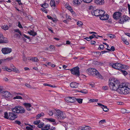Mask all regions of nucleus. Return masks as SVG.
<instances>
[{
    "label": "nucleus",
    "instance_id": "f257e3e1",
    "mask_svg": "<svg viewBox=\"0 0 130 130\" xmlns=\"http://www.w3.org/2000/svg\"><path fill=\"white\" fill-rule=\"evenodd\" d=\"M128 84L122 83L119 85V82L115 79H109V86L112 90H116L121 94H126L130 93V86Z\"/></svg>",
    "mask_w": 130,
    "mask_h": 130
},
{
    "label": "nucleus",
    "instance_id": "f03ea898",
    "mask_svg": "<svg viewBox=\"0 0 130 130\" xmlns=\"http://www.w3.org/2000/svg\"><path fill=\"white\" fill-rule=\"evenodd\" d=\"M87 72L89 75H91L99 78L102 79V75L99 72L94 68H89L87 70Z\"/></svg>",
    "mask_w": 130,
    "mask_h": 130
},
{
    "label": "nucleus",
    "instance_id": "7ed1b4c3",
    "mask_svg": "<svg viewBox=\"0 0 130 130\" xmlns=\"http://www.w3.org/2000/svg\"><path fill=\"white\" fill-rule=\"evenodd\" d=\"M4 115V118H5L12 120H14L17 117L16 115L11 112H9L8 114L7 112H5Z\"/></svg>",
    "mask_w": 130,
    "mask_h": 130
},
{
    "label": "nucleus",
    "instance_id": "20e7f679",
    "mask_svg": "<svg viewBox=\"0 0 130 130\" xmlns=\"http://www.w3.org/2000/svg\"><path fill=\"white\" fill-rule=\"evenodd\" d=\"M12 111L14 112L18 113H23L25 112V110L24 108L20 106H15L14 108H12Z\"/></svg>",
    "mask_w": 130,
    "mask_h": 130
},
{
    "label": "nucleus",
    "instance_id": "39448f33",
    "mask_svg": "<svg viewBox=\"0 0 130 130\" xmlns=\"http://www.w3.org/2000/svg\"><path fill=\"white\" fill-rule=\"evenodd\" d=\"M70 70L71 74L78 76H80L79 68V67L77 66L74 67Z\"/></svg>",
    "mask_w": 130,
    "mask_h": 130
},
{
    "label": "nucleus",
    "instance_id": "423d86ee",
    "mask_svg": "<svg viewBox=\"0 0 130 130\" xmlns=\"http://www.w3.org/2000/svg\"><path fill=\"white\" fill-rule=\"evenodd\" d=\"M109 65L111 66L113 68L119 71L122 69L123 64L119 63H117L114 64L111 63L109 64Z\"/></svg>",
    "mask_w": 130,
    "mask_h": 130
},
{
    "label": "nucleus",
    "instance_id": "0eeeda50",
    "mask_svg": "<svg viewBox=\"0 0 130 130\" xmlns=\"http://www.w3.org/2000/svg\"><path fill=\"white\" fill-rule=\"evenodd\" d=\"M56 115L58 117V119H63L64 118L63 116L62 112L59 109L56 110L55 112Z\"/></svg>",
    "mask_w": 130,
    "mask_h": 130
},
{
    "label": "nucleus",
    "instance_id": "6e6552de",
    "mask_svg": "<svg viewBox=\"0 0 130 130\" xmlns=\"http://www.w3.org/2000/svg\"><path fill=\"white\" fill-rule=\"evenodd\" d=\"M65 100L68 103H73L75 102L76 98L74 97H67L65 98Z\"/></svg>",
    "mask_w": 130,
    "mask_h": 130
},
{
    "label": "nucleus",
    "instance_id": "1a4fd4ad",
    "mask_svg": "<svg viewBox=\"0 0 130 130\" xmlns=\"http://www.w3.org/2000/svg\"><path fill=\"white\" fill-rule=\"evenodd\" d=\"M122 13L119 11L114 12L113 14V18L115 20H118L122 16Z\"/></svg>",
    "mask_w": 130,
    "mask_h": 130
},
{
    "label": "nucleus",
    "instance_id": "9d476101",
    "mask_svg": "<svg viewBox=\"0 0 130 130\" xmlns=\"http://www.w3.org/2000/svg\"><path fill=\"white\" fill-rule=\"evenodd\" d=\"M1 51L4 54H6L10 53L12 51V49L8 47L3 48Z\"/></svg>",
    "mask_w": 130,
    "mask_h": 130
},
{
    "label": "nucleus",
    "instance_id": "9b49d317",
    "mask_svg": "<svg viewBox=\"0 0 130 130\" xmlns=\"http://www.w3.org/2000/svg\"><path fill=\"white\" fill-rule=\"evenodd\" d=\"M2 93L4 94L3 95V96L5 98H10L11 96L10 93L8 91H3Z\"/></svg>",
    "mask_w": 130,
    "mask_h": 130
},
{
    "label": "nucleus",
    "instance_id": "f8f14e48",
    "mask_svg": "<svg viewBox=\"0 0 130 130\" xmlns=\"http://www.w3.org/2000/svg\"><path fill=\"white\" fill-rule=\"evenodd\" d=\"M23 105L26 107V109L28 111H30L31 109L30 108L31 107V104L30 103H24L23 104Z\"/></svg>",
    "mask_w": 130,
    "mask_h": 130
},
{
    "label": "nucleus",
    "instance_id": "ddd939ff",
    "mask_svg": "<svg viewBox=\"0 0 130 130\" xmlns=\"http://www.w3.org/2000/svg\"><path fill=\"white\" fill-rule=\"evenodd\" d=\"M109 17V15L107 14H103L102 16L100 17V19L102 20H107Z\"/></svg>",
    "mask_w": 130,
    "mask_h": 130
},
{
    "label": "nucleus",
    "instance_id": "4468645a",
    "mask_svg": "<svg viewBox=\"0 0 130 130\" xmlns=\"http://www.w3.org/2000/svg\"><path fill=\"white\" fill-rule=\"evenodd\" d=\"M100 10L96 9L91 11L92 14L93 15H95L97 17H99V13Z\"/></svg>",
    "mask_w": 130,
    "mask_h": 130
},
{
    "label": "nucleus",
    "instance_id": "2eb2a0df",
    "mask_svg": "<svg viewBox=\"0 0 130 130\" xmlns=\"http://www.w3.org/2000/svg\"><path fill=\"white\" fill-rule=\"evenodd\" d=\"M79 84L74 82H72L70 84V86L71 87L73 88H76L78 87Z\"/></svg>",
    "mask_w": 130,
    "mask_h": 130
},
{
    "label": "nucleus",
    "instance_id": "dca6fc26",
    "mask_svg": "<svg viewBox=\"0 0 130 130\" xmlns=\"http://www.w3.org/2000/svg\"><path fill=\"white\" fill-rule=\"evenodd\" d=\"M83 0H73V4L75 5H80Z\"/></svg>",
    "mask_w": 130,
    "mask_h": 130
},
{
    "label": "nucleus",
    "instance_id": "f3484780",
    "mask_svg": "<svg viewBox=\"0 0 130 130\" xmlns=\"http://www.w3.org/2000/svg\"><path fill=\"white\" fill-rule=\"evenodd\" d=\"M95 3L99 5H102L104 3V0H95Z\"/></svg>",
    "mask_w": 130,
    "mask_h": 130
},
{
    "label": "nucleus",
    "instance_id": "a211bd4d",
    "mask_svg": "<svg viewBox=\"0 0 130 130\" xmlns=\"http://www.w3.org/2000/svg\"><path fill=\"white\" fill-rule=\"evenodd\" d=\"M28 33L33 36H35L37 35V33L33 30H30V31H28Z\"/></svg>",
    "mask_w": 130,
    "mask_h": 130
},
{
    "label": "nucleus",
    "instance_id": "6ab92c4d",
    "mask_svg": "<svg viewBox=\"0 0 130 130\" xmlns=\"http://www.w3.org/2000/svg\"><path fill=\"white\" fill-rule=\"evenodd\" d=\"M50 125L49 124H47L45 125L44 127H42L41 129L42 130H48L50 128Z\"/></svg>",
    "mask_w": 130,
    "mask_h": 130
},
{
    "label": "nucleus",
    "instance_id": "aec40b11",
    "mask_svg": "<svg viewBox=\"0 0 130 130\" xmlns=\"http://www.w3.org/2000/svg\"><path fill=\"white\" fill-rule=\"evenodd\" d=\"M3 39L0 40V43H6L8 42L7 39L3 37Z\"/></svg>",
    "mask_w": 130,
    "mask_h": 130
},
{
    "label": "nucleus",
    "instance_id": "412c9836",
    "mask_svg": "<svg viewBox=\"0 0 130 130\" xmlns=\"http://www.w3.org/2000/svg\"><path fill=\"white\" fill-rule=\"evenodd\" d=\"M3 69H4V71H7L9 72H10L12 71L11 69H10L8 68L7 67H3L2 68Z\"/></svg>",
    "mask_w": 130,
    "mask_h": 130
},
{
    "label": "nucleus",
    "instance_id": "4be33fe9",
    "mask_svg": "<svg viewBox=\"0 0 130 130\" xmlns=\"http://www.w3.org/2000/svg\"><path fill=\"white\" fill-rule=\"evenodd\" d=\"M44 115V114L42 112L41 113L38 114L36 116V119L37 120L39 118L43 116Z\"/></svg>",
    "mask_w": 130,
    "mask_h": 130
},
{
    "label": "nucleus",
    "instance_id": "5701e85b",
    "mask_svg": "<svg viewBox=\"0 0 130 130\" xmlns=\"http://www.w3.org/2000/svg\"><path fill=\"white\" fill-rule=\"evenodd\" d=\"M30 60H32V61L35 62H37L39 61V60L37 57H32L30 59Z\"/></svg>",
    "mask_w": 130,
    "mask_h": 130
},
{
    "label": "nucleus",
    "instance_id": "b1692460",
    "mask_svg": "<svg viewBox=\"0 0 130 130\" xmlns=\"http://www.w3.org/2000/svg\"><path fill=\"white\" fill-rule=\"evenodd\" d=\"M78 92L84 94H87L88 93V91L86 89H84L80 91H78Z\"/></svg>",
    "mask_w": 130,
    "mask_h": 130
},
{
    "label": "nucleus",
    "instance_id": "393cba45",
    "mask_svg": "<svg viewBox=\"0 0 130 130\" xmlns=\"http://www.w3.org/2000/svg\"><path fill=\"white\" fill-rule=\"evenodd\" d=\"M50 5L51 7L55 6V3L54 0H51L50 2Z\"/></svg>",
    "mask_w": 130,
    "mask_h": 130
},
{
    "label": "nucleus",
    "instance_id": "a878e982",
    "mask_svg": "<svg viewBox=\"0 0 130 130\" xmlns=\"http://www.w3.org/2000/svg\"><path fill=\"white\" fill-rule=\"evenodd\" d=\"M2 28L5 30H7L8 29V27L7 25H5L2 27Z\"/></svg>",
    "mask_w": 130,
    "mask_h": 130
},
{
    "label": "nucleus",
    "instance_id": "bb28decb",
    "mask_svg": "<svg viewBox=\"0 0 130 130\" xmlns=\"http://www.w3.org/2000/svg\"><path fill=\"white\" fill-rule=\"evenodd\" d=\"M76 101H77L79 103L81 104L82 103L83 99H76V98L75 102Z\"/></svg>",
    "mask_w": 130,
    "mask_h": 130
},
{
    "label": "nucleus",
    "instance_id": "cd10ccee",
    "mask_svg": "<svg viewBox=\"0 0 130 130\" xmlns=\"http://www.w3.org/2000/svg\"><path fill=\"white\" fill-rule=\"evenodd\" d=\"M41 6L43 8H46L48 7V4L44 3Z\"/></svg>",
    "mask_w": 130,
    "mask_h": 130
},
{
    "label": "nucleus",
    "instance_id": "c85d7f7f",
    "mask_svg": "<svg viewBox=\"0 0 130 130\" xmlns=\"http://www.w3.org/2000/svg\"><path fill=\"white\" fill-rule=\"evenodd\" d=\"M12 70L14 72H15L16 73H19L20 72L19 70L15 67L14 69L13 68V70Z\"/></svg>",
    "mask_w": 130,
    "mask_h": 130
},
{
    "label": "nucleus",
    "instance_id": "c756f323",
    "mask_svg": "<svg viewBox=\"0 0 130 130\" xmlns=\"http://www.w3.org/2000/svg\"><path fill=\"white\" fill-rule=\"evenodd\" d=\"M120 20L119 21V23L123 24L124 23V20H123V18L121 17V18H120Z\"/></svg>",
    "mask_w": 130,
    "mask_h": 130
},
{
    "label": "nucleus",
    "instance_id": "7c9ffc66",
    "mask_svg": "<svg viewBox=\"0 0 130 130\" xmlns=\"http://www.w3.org/2000/svg\"><path fill=\"white\" fill-rule=\"evenodd\" d=\"M107 106H106L104 105V106H103V107H102V109H103V111H105L107 112V111L109 109L108 108H107Z\"/></svg>",
    "mask_w": 130,
    "mask_h": 130
},
{
    "label": "nucleus",
    "instance_id": "2f4dec72",
    "mask_svg": "<svg viewBox=\"0 0 130 130\" xmlns=\"http://www.w3.org/2000/svg\"><path fill=\"white\" fill-rule=\"evenodd\" d=\"M105 12L103 10H100V12H99V16H102L103 14H104Z\"/></svg>",
    "mask_w": 130,
    "mask_h": 130
},
{
    "label": "nucleus",
    "instance_id": "473e14b6",
    "mask_svg": "<svg viewBox=\"0 0 130 130\" xmlns=\"http://www.w3.org/2000/svg\"><path fill=\"white\" fill-rule=\"evenodd\" d=\"M104 48V45H100L98 48V49L100 50H103Z\"/></svg>",
    "mask_w": 130,
    "mask_h": 130
},
{
    "label": "nucleus",
    "instance_id": "72a5a7b5",
    "mask_svg": "<svg viewBox=\"0 0 130 130\" xmlns=\"http://www.w3.org/2000/svg\"><path fill=\"white\" fill-rule=\"evenodd\" d=\"M120 71L122 72L123 74L125 76H126L128 74V73L125 70H121Z\"/></svg>",
    "mask_w": 130,
    "mask_h": 130
},
{
    "label": "nucleus",
    "instance_id": "f704fd0d",
    "mask_svg": "<svg viewBox=\"0 0 130 130\" xmlns=\"http://www.w3.org/2000/svg\"><path fill=\"white\" fill-rule=\"evenodd\" d=\"M126 111H127V110L123 108L121 110V112L123 113H128L130 112H126Z\"/></svg>",
    "mask_w": 130,
    "mask_h": 130
},
{
    "label": "nucleus",
    "instance_id": "c9c22d12",
    "mask_svg": "<svg viewBox=\"0 0 130 130\" xmlns=\"http://www.w3.org/2000/svg\"><path fill=\"white\" fill-rule=\"evenodd\" d=\"M44 125V123L43 122H41L40 124H38L37 126L39 128H42L43 127Z\"/></svg>",
    "mask_w": 130,
    "mask_h": 130
},
{
    "label": "nucleus",
    "instance_id": "e433bc0d",
    "mask_svg": "<svg viewBox=\"0 0 130 130\" xmlns=\"http://www.w3.org/2000/svg\"><path fill=\"white\" fill-rule=\"evenodd\" d=\"M122 69H124L125 70L129 68V67L127 65H124L123 64Z\"/></svg>",
    "mask_w": 130,
    "mask_h": 130
},
{
    "label": "nucleus",
    "instance_id": "4c0bfd02",
    "mask_svg": "<svg viewBox=\"0 0 130 130\" xmlns=\"http://www.w3.org/2000/svg\"><path fill=\"white\" fill-rule=\"evenodd\" d=\"M83 130H90V127L88 126H86L84 127H83Z\"/></svg>",
    "mask_w": 130,
    "mask_h": 130
},
{
    "label": "nucleus",
    "instance_id": "58836bf2",
    "mask_svg": "<svg viewBox=\"0 0 130 130\" xmlns=\"http://www.w3.org/2000/svg\"><path fill=\"white\" fill-rule=\"evenodd\" d=\"M47 119L48 120V121L52 122H55V120L52 118H47Z\"/></svg>",
    "mask_w": 130,
    "mask_h": 130
},
{
    "label": "nucleus",
    "instance_id": "ea45409f",
    "mask_svg": "<svg viewBox=\"0 0 130 130\" xmlns=\"http://www.w3.org/2000/svg\"><path fill=\"white\" fill-rule=\"evenodd\" d=\"M40 122V121L39 120H36L34 121L33 123L35 125H38Z\"/></svg>",
    "mask_w": 130,
    "mask_h": 130
},
{
    "label": "nucleus",
    "instance_id": "a19ab883",
    "mask_svg": "<svg viewBox=\"0 0 130 130\" xmlns=\"http://www.w3.org/2000/svg\"><path fill=\"white\" fill-rule=\"evenodd\" d=\"M14 99H22V97L19 96H17L13 98Z\"/></svg>",
    "mask_w": 130,
    "mask_h": 130
},
{
    "label": "nucleus",
    "instance_id": "79ce46f5",
    "mask_svg": "<svg viewBox=\"0 0 130 130\" xmlns=\"http://www.w3.org/2000/svg\"><path fill=\"white\" fill-rule=\"evenodd\" d=\"M14 32H17L20 35H22V33L19 30V29H14Z\"/></svg>",
    "mask_w": 130,
    "mask_h": 130
},
{
    "label": "nucleus",
    "instance_id": "37998d69",
    "mask_svg": "<svg viewBox=\"0 0 130 130\" xmlns=\"http://www.w3.org/2000/svg\"><path fill=\"white\" fill-rule=\"evenodd\" d=\"M15 123L16 124H18V125H19L21 126V122L20 121H18V120L15 121Z\"/></svg>",
    "mask_w": 130,
    "mask_h": 130
},
{
    "label": "nucleus",
    "instance_id": "c03bdc74",
    "mask_svg": "<svg viewBox=\"0 0 130 130\" xmlns=\"http://www.w3.org/2000/svg\"><path fill=\"white\" fill-rule=\"evenodd\" d=\"M83 1L84 3H88L91 2L92 0H83Z\"/></svg>",
    "mask_w": 130,
    "mask_h": 130
},
{
    "label": "nucleus",
    "instance_id": "a18cd8bd",
    "mask_svg": "<svg viewBox=\"0 0 130 130\" xmlns=\"http://www.w3.org/2000/svg\"><path fill=\"white\" fill-rule=\"evenodd\" d=\"M108 36L111 38H114L115 37V36L114 35L109 34L108 35Z\"/></svg>",
    "mask_w": 130,
    "mask_h": 130
},
{
    "label": "nucleus",
    "instance_id": "49530a36",
    "mask_svg": "<svg viewBox=\"0 0 130 130\" xmlns=\"http://www.w3.org/2000/svg\"><path fill=\"white\" fill-rule=\"evenodd\" d=\"M89 101L91 102H97L98 100L96 99H91Z\"/></svg>",
    "mask_w": 130,
    "mask_h": 130
},
{
    "label": "nucleus",
    "instance_id": "de8ad7c7",
    "mask_svg": "<svg viewBox=\"0 0 130 130\" xmlns=\"http://www.w3.org/2000/svg\"><path fill=\"white\" fill-rule=\"evenodd\" d=\"M83 23L81 21H78L77 22V25L79 26H81L82 25Z\"/></svg>",
    "mask_w": 130,
    "mask_h": 130
},
{
    "label": "nucleus",
    "instance_id": "09e8293b",
    "mask_svg": "<svg viewBox=\"0 0 130 130\" xmlns=\"http://www.w3.org/2000/svg\"><path fill=\"white\" fill-rule=\"evenodd\" d=\"M25 85L27 87L29 88H31L32 87L29 84L26 83L25 84Z\"/></svg>",
    "mask_w": 130,
    "mask_h": 130
},
{
    "label": "nucleus",
    "instance_id": "8fccbe9b",
    "mask_svg": "<svg viewBox=\"0 0 130 130\" xmlns=\"http://www.w3.org/2000/svg\"><path fill=\"white\" fill-rule=\"evenodd\" d=\"M94 54L96 53L97 55H98L99 56L101 55V52H93Z\"/></svg>",
    "mask_w": 130,
    "mask_h": 130
},
{
    "label": "nucleus",
    "instance_id": "3c124183",
    "mask_svg": "<svg viewBox=\"0 0 130 130\" xmlns=\"http://www.w3.org/2000/svg\"><path fill=\"white\" fill-rule=\"evenodd\" d=\"M102 89L105 90H107L108 89V87L107 86H103L102 87Z\"/></svg>",
    "mask_w": 130,
    "mask_h": 130
},
{
    "label": "nucleus",
    "instance_id": "603ef678",
    "mask_svg": "<svg viewBox=\"0 0 130 130\" xmlns=\"http://www.w3.org/2000/svg\"><path fill=\"white\" fill-rule=\"evenodd\" d=\"M48 113L50 116H52L53 114V112L52 111H49Z\"/></svg>",
    "mask_w": 130,
    "mask_h": 130
},
{
    "label": "nucleus",
    "instance_id": "864d4df0",
    "mask_svg": "<svg viewBox=\"0 0 130 130\" xmlns=\"http://www.w3.org/2000/svg\"><path fill=\"white\" fill-rule=\"evenodd\" d=\"M13 58L12 57H10L7 58L6 59V60L7 61H9L11 60H12L13 59Z\"/></svg>",
    "mask_w": 130,
    "mask_h": 130
},
{
    "label": "nucleus",
    "instance_id": "5fc2aeb1",
    "mask_svg": "<svg viewBox=\"0 0 130 130\" xmlns=\"http://www.w3.org/2000/svg\"><path fill=\"white\" fill-rule=\"evenodd\" d=\"M23 59L24 61H26L27 60V58L24 56L23 57Z\"/></svg>",
    "mask_w": 130,
    "mask_h": 130
},
{
    "label": "nucleus",
    "instance_id": "6e6d98bb",
    "mask_svg": "<svg viewBox=\"0 0 130 130\" xmlns=\"http://www.w3.org/2000/svg\"><path fill=\"white\" fill-rule=\"evenodd\" d=\"M96 62H97V64L99 65L102 66L103 64V63L102 62H99L98 61H96Z\"/></svg>",
    "mask_w": 130,
    "mask_h": 130
},
{
    "label": "nucleus",
    "instance_id": "4d7b16f0",
    "mask_svg": "<svg viewBox=\"0 0 130 130\" xmlns=\"http://www.w3.org/2000/svg\"><path fill=\"white\" fill-rule=\"evenodd\" d=\"M26 129L27 130H33V129L29 126H26Z\"/></svg>",
    "mask_w": 130,
    "mask_h": 130
},
{
    "label": "nucleus",
    "instance_id": "13d9d810",
    "mask_svg": "<svg viewBox=\"0 0 130 130\" xmlns=\"http://www.w3.org/2000/svg\"><path fill=\"white\" fill-rule=\"evenodd\" d=\"M70 12L73 15H74V16H76V14L75 13V12L73 11V10H71Z\"/></svg>",
    "mask_w": 130,
    "mask_h": 130
},
{
    "label": "nucleus",
    "instance_id": "bf43d9fd",
    "mask_svg": "<svg viewBox=\"0 0 130 130\" xmlns=\"http://www.w3.org/2000/svg\"><path fill=\"white\" fill-rule=\"evenodd\" d=\"M18 27L20 28H22L23 27L22 26L21 24L20 23V22H18Z\"/></svg>",
    "mask_w": 130,
    "mask_h": 130
},
{
    "label": "nucleus",
    "instance_id": "052dcab7",
    "mask_svg": "<svg viewBox=\"0 0 130 130\" xmlns=\"http://www.w3.org/2000/svg\"><path fill=\"white\" fill-rule=\"evenodd\" d=\"M67 8L70 11H71V10H73V9L71 8V7L70 6H67Z\"/></svg>",
    "mask_w": 130,
    "mask_h": 130
},
{
    "label": "nucleus",
    "instance_id": "680f3d73",
    "mask_svg": "<svg viewBox=\"0 0 130 130\" xmlns=\"http://www.w3.org/2000/svg\"><path fill=\"white\" fill-rule=\"evenodd\" d=\"M127 6L129 12V14H130V5L129 4H127Z\"/></svg>",
    "mask_w": 130,
    "mask_h": 130
},
{
    "label": "nucleus",
    "instance_id": "e2e57ef3",
    "mask_svg": "<svg viewBox=\"0 0 130 130\" xmlns=\"http://www.w3.org/2000/svg\"><path fill=\"white\" fill-rule=\"evenodd\" d=\"M23 35V36L24 37H25V38H27V39H30V37H29V36H27V35H25V34H24Z\"/></svg>",
    "mask_w": 130,
    "mask_h": 130
},
{
    "label": "nucleus",
    "instance_id": "0e129e2a",
    "mask_svg": "<svg viewBox=\"0 0 130 130\" xmlns=\"http://www.w3.org/2000/svg\"><path fill=\"white\" fill-rule=\"evenodd\" d=\"M95 35L94 34H93L92 35V36H90L89 37L91 39H91H93V38H94V37H95Z\"/></svg>",
    "mask_w": 130,
    "mask_h": 130
},
{
    "label": "nucleus",
    "instance_id": "69168bd1",
    "mask_svg": "<svg viewBox=\"0 0 130 130\" xmlns=\"http://www.w3.org/2000/svg\"><path fill=\"white\" fill-rule=\"evenodd\" d=\"M10 67L11 70H13V68L15 67L12 64H11L10 65Z\"/></svg>",
    "mask_w": 130,
    "mask_h": 130
},
{
    "label": "nucleus",
    "instance_id": "338daca9",
    "mask_svg": "<svg viewBox=\"0 0 130 130\" xmlns=\"http://www.w3.org/2000/svg\"><path fill=\"white\" fill-rule=\"evenodd\" d=\"M123 20L124 21V22L126 21L127 20V19L126 18V16L123 15Z\"/></svg>",
    "mask_w": 130,
    "mask_h": 130
},
{
    "label": "nucleus",
    "instance_id": "774afa93",
    "mask_svg": "<svg viewBox=\"0 0 130 130\" xmlns=\"http://www.w3.org/2000/svg\"><path fill=\"white\" fill-rule=\"evenodd\" d=\"M55 48V47L53 45H51L50 46V48L51 49H54Z\"/></svg>",
    "mask_w": 130,
    "mask_h": 130
}]
</instances>
